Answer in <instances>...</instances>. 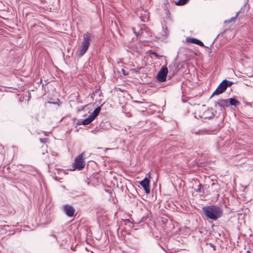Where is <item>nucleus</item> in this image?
<instances>
[{
    "mask_svg": "<svg viewBox=\"0 0 253 253\" xmlns=\"http://www.w3.org/2000/svg\"><path fill=\"white\" fill-rule=\"evenodd\" d=\"M202 211L208 218L216 220L222 215V210L218 206H206L202 208Z\"/></svg>",
    "mask_w": 253,
    "mask_h": 253,
    "instance_id": "f257e3e1",
    "label": "nucleus"
},
{
    "mask_svg": "<svg viewBox=\"0 0 253 253\" xmlns=\"http://www.w3.org/2000/svg\"><path fill=\"white\" fill-rule=\"evenodd\" d=\"M94 38V36L90 33H86L83 35V41L81 43L79 56H83L87 50L90 44L89 41Z\"/></svg>",
    "mask_w": 253,
    "mask_h": 253,
    "instance_id": "f03ea898",
    "label": "nucleus"
},
{
    "mask_svg": "<svg viewBox=\"0 0 253 253\" xmlns=\"http://www.w3.org/2000/svg\"><path fill=\"white\" fill-rule=\"evenodd\" d=\"M233 84L232 82L226 80L223 81L213 92L212 95H218L223 92L228 87L231 86Z\"/></svg>",
    "mask_w": 253,
    "mask_h": 253,
    "instance_id": "7ed1b4c3",
    "label": "nucleus"
},
{
    "mask_svg": "<svg viewBox=\"0 0 253 253\" xmlns=\"http://www.w3.org/2000/svg\"><path fill=\"white\" fill-rule=\"evenodd\" d=\"M84 153H82L78 157H77L75 160L74 163V167L75 169L79 170L83 169L85 166V162L83 158Z\"/></svg>",
    "mask_w": 253,
    "mask_h": 253,
    "instance_id": "20e7f679",
    "label": "nucleus"
},
{
    "mask_svg": "<svg viewBox=\"0 0 253 253\" xmlns=\"http://www.w3.org/2000/svg\"><path fill=\"white\" fill-rule=\"evenodd\" d=\"M168 68L166 66H163L158 73L157 79L160 82H164L166 80L168 74Z\"/></svg>",
    "mask_w": 253,
    "mask_h": 253,
    "instance_id": "39448f33",
    "label": "nucleus"
},
{
    "mask_svg": "<svg viewBox=\"0 0 253 253\" xmlns=\"http://www.w3.org/2000/svg\"><path fill=\"white\" fill-rule=\"evenodd\" d=\"M215 105L220 107L221 110H225L229 106V99H219L215 102Z\"/></svg>",
    "mask_w": 253,
    "mask_h": 253,
    "instance_id": "423d86ee",
    "label": "nucleus"
},
{
    "mask_svg": "<svg viewBox=\"0 0 253 253\" xmlns=\"http://www.w3.org/2000/svg\"><path fill=\"white\" fill-rule=\"evenodd\" d=\"M64 211L69 217H72L75 213V210L72 206L69 205H66L63 207Z\"/></svg>",
    "mask_w": 253,
    "mask_h": 253,
    "instance_id": "0eeeda50",
    "label": "nucleus"
},
{
    "mask_svg": "<svg viewBox=\"0 0 253 253\" xmlns=\"http://www.w3.org/2000/svg\"><path fill=\"white\" fill-rule=\"evenodd\" d=\"M141 186L144 188L147 194L150 193V180L147 178H145L144 180L140 182Z\"/></svg>",
    "mask_w": 253,
    "mask_h": 253,
    "instance_id": "6e6552de",
    "label": "nucleus"
},
{
    "mask_svg": "<svg viewBox=\"0 0 253 253\" xmlns=\"http://www.w3.org/2000/svg\"><path fill=\"white\" fill-rule=\"evenodd\" d=\"M213 115V114L211 111V110L210 109H207L206 110L201 116V118L206 119V118H211L212 117Z\"/></svg>",
    "mask_w": 253,
    "mask_h": 253,
    "instance_id": "1a4fd4ad",
    "label": "nucleus"
},
{
    "mask_svg": "<svg viewBox=\"0 0 253 253\" xmlns=\"http://www.w3.org/2000/svg\"><path fill=\"white\" fill-rule=\"evenodd\" d=\"M187 42H190L191 43H193L197 44H198V45H199L200 46H204V44L203 43V42H201V41L197 39L189 38L187 40Z\"/></svg>",
    "mask_w": 253,
    "mask_h": 253,
    "instance_id": "9d476101",
    "label": "nucleus"
},
{
    "mask_svg": "<svg viewBox=\"0 0 253 253\" xmlns=\"http://www.w3.org/2000/svg\"><path fill=\"white\" fill-rule=\"evenodd\" d=\"M101 110V108L100 107H98L96 108L93 113L89 116L93 120L94 119L98 116L99 114L100 111Z\"/></svg>",
    "mask_w": 253,
    "mask_h": 253,
    "instance_id": "9b49d317",
    "label": "nucleus"
},
{
    "mask_svg": "<svg viewBox=\"0 0 253 253\" xmlns=\"http://www.w3.org/2000/svg\"><path fill=\"white\" fill-rule=\"evenodd\" d=\"M229 105L234 106L236 107L238 105H239L240 103L238 100H236L234 98H229Z\"/></svg>",
    "mask_w": 253,
    "mask_h": 253,
    "instance_id": "f8f14e48",
    "label": "nucleus"
},
{
    "mask_svg": "<svg viewBox=\"0 0 253 253\" xmlns=\"http://www.w3.org/2000/svg\"><path fill=\"white\" fill-rule=\"evenodd\" d=\"M93 120L89 116L87 118L82 121L81 123H79L80 125H86L89 124L91 122H92Z\"/></svg>",
    "mask_w": 253,
    "mask_h": 253,
    "instance_id": "ddd939ff",
    "label": "nucleus"
},
{
    "mask_svg": "<svg viewBox=\"0 0 253 253\" xmlns=\"http://www.w3.org/2000/svg\"><path fill=\"white\" fill-rule=\"evenodd\" d=\"M189 0H178L176 2L175 4L177 5H182L185 4Z\"/></svg>",
    "mask_w": 253,
    "mask_h": 253,
    "instance_id": "4468645a",
    "label": "nucleus"
},
{
    "mask_svg": "<svg viewBox=\"0 0 253 253\" xmlns=\"http://www.w3.org/2000/svg\"><path fill=\"white\" fill-rule=\"evenodd\" d=\"M136 28H132V30H133V32H134V34H135L137 36H139V35H141V34H142L143 30H142V28H140V29H139V31L138 32H136Z\"/></svg>",
    "mask_w": 253,
    "mask_h": 253,
    "instance_id": "2eb2a0df",
    "label": "nucleus"
},
{
    "mask_svg": "<svg viewBox=\"0 0 253 253\" xmlns=\"http://www.w3.org/2000/svg\"><path fill=\"white\" fill-rule=\"evenodd\" d=\"M240 11H238L235 16L233 17H232L231 18H230L229 20H226L225 21V23H231V22H232L233 20H234L235 19H236L238 16V15H239V13Z\"/></svg>",
    "mask_w": 253,
    "mask_h": 253,
    "instance_id": "dca6fc26",
    "label": "nucleus"
},
{
    "mask_svg": "<svg viewBox=\"0 0 253 253\" xmlns=\"http://www.w3.org/2000/svg\"><path fill=\"white\" fill-rule=\"evenodd\" d=\"M192 132L193 133H194L196 135H201V134H204V131L203 130H195L194 129H193L192 131Z\"/></svg>",
    "mask_w": 253,
    "mask_h": 253,
    "instance_id": "f3484780",
    "label": "nucleus"
},
{
    "mask_svg": "<svg viewBox=\"0 0 253 253\" xmlns=\"http://www.w3.org/2000/svg\"><path fill=\"white\" fill-rule=\"evenodd\" d=\"M47 139L45 138L40 139V141L43 143H45L47 142Z\"/></svg>",
    "mask_w": 253,
    "mask_h": 253,
    "instance_id": "a211bd4d",
    "label": "nucleus"
},
{
    "mask_svg": "<svg viewBox=\"0 0 253 253\" xmlns=\"http://www.w3.org/2000/svg\"><path fill=\"white\" fill-rule=\"evenodd\" d=\"M153 54H154L155 56H156L158 58L159 57V55L156 53H155V52H153Z\"/></svg>",
    "mask_w": 253,
    "mask_h": 253,
    "instance_id": "6ab92c4d",
    "label": "nucleus"
},
{
    "mask_svg": "<svg viewBox=\"0 0 253 253\" xmlns=\"http://www.w3.org/2000/svg\"><path fill=\"white\" fill-rule=\"evenodd\" d=\"M126 223V222H130V220L129 219H126L125 221Z\"/></svg>",
    "mask_w": 253,
    "mask_h": 253,
    "instance_id": "aec40b11",
    "label": "nucleus"
},
{
    "mask_svg": "<svg viewBox=\"0 0 253 253\" xmlns=\"http://www.w3.org/2000/svg\"><path fill=\"white\" fill-rule=\"evenodd\" d=\"M247 253H251V252L250 251H248L247 252Z\"/></svg>",
    "mask_w": 253,
    "mask_h": 253,
    "instance_id": "412c9836",
    "label": "nucleus"
}]
</instances>
